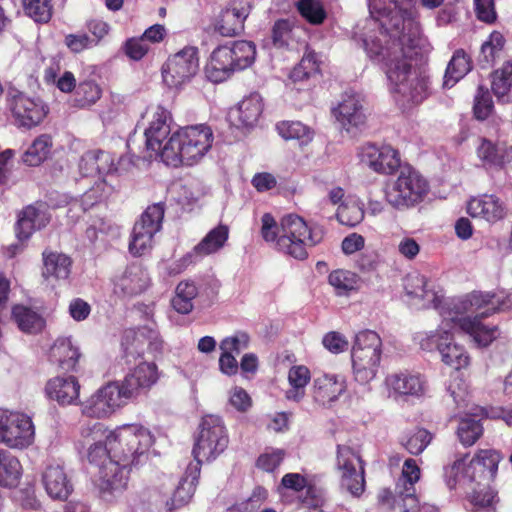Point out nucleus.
I'll list each match as a JSON object with an SVG mask.
<instances>
[{
  "label": "nucleus",
  "instance_id": "obj_1",
  "mask_svg": "<svg viewBox=\"0 0 512 512\" xmlns=\"http://www.w3.org/2000/svg\"><path fill=\"white\" fill-rule=\"evenodd\" d=\"M370 26H380L379 36L362 39L368 57L386 74L396 100L414 105L430 94V78L413 68L411 51L420 40L419 24L413 17L414 0H368Z\"/></svg>",
  "mask_w": 512,
  "mask_h": 512
},
{
  "label": "nucleus",
  "instance_id": "obj_2",
  "mask_svg": "<svg viewBox=\"0 0 512 512\" xmlns=\"http://www.w3.org/2000/svg\"><path fill=\"white\" fill-rule=\"evenodd\" d=\"M493 302L488 294L470 293L460 300L446 303L442 308V322L436 331L425 333L420 339L421 348L433 350L436 348L442 361L460 370L468 367L470 356L463 346L453 342L456 330L469 334L479 346L489 345L497 336L496 327L484 325L478 317L479 310L485 303Z\"/></svg>",
  "mask_w": 512,
  "mask_h": 512
},
{
  "label": "nucleus",
  "instance_id": "obj_3",
  "mask_svg": "<svg viewBox=\"0 0 512 512\" xmlns=\"http://www.w3.org/2000/svg\"><path fill=\"white\" fill-rule=\"evenodd\" d=\"M111 438L112 431L97 422L82 425L78 440V447L87 450L89 462L99 469L98 485L104 496L123 491L128 481V472L120 466L119 459L113 457Z\"/></svg>",
  "mask_w": 512,
  "mask_h": 512
},
{
  "label": "nucleus",
  "instance_id": "obj_4",
  "mask_svg": "<svg viewBox=\"0 0 512 512\" xmlns=\"http://www.w3.org/2000/svg\"><path fill=\"white\" fill-rule=\"evenodd\" d=\"M261 235L266 242H274L275 247L296 258L303 260L307 257V248L314 246L323 239V231L319 227H309L297 215H287L282 218L280 227L273 216L265 213L262 218Z\"/></svg>",
  "mask_w": 512,
  "mask_h": 512
},
{
  "label": "nucleus",
  "instance_id": "obj_5",
  "mask_svg": "<svg viewBox=\"0 0 512 512\" xmlns=\"http://www.w3.org/2000/svg\"><path fill=\"white\" fill-rule=\"evenodd\" d=\"M213 141V130L206 124L182 127L171 134L164 144L161 160L172 167L193 166L205 157Z\"/></svg>",
  "mask_w": 512,
  "mask_h": 512
},
{
  "label": "nucleus",
  "instance_id": "obj_6",
  "mask_svg": "<svg viewBox=\"0 0 512 512\" xmlns=\"http://www.w3.org/2000/svg\"><path fill=\"white\" fill-rule=\"evenodd\" d=\"M466 456L456 459L444 468V478L450 489L465 487L477 482L490 483L496 476L501 460L499 452L494 449L479 450L466 465Z\"/></svg>",
  "mask_w": 512,
  "mask_h": 512
},
{
  "label": "nucleus",
  "instance_id": "obj_7",
  "mask_svg": "<svg viewBox=\"0 0 512 512\" xmlns=\"http://www.w3.org/2000/svg\"><path fill=\"white\" fill-rule=\"evenodd\" d=\"M430 190L429 183L417 170L403 167L385 188L386 202L397 210L412 208L422 202Z\"/></svg>",
  "mask_w": 512,
  "mask_h": 512
},
{
  "label": "nucleus",
  "instance_id": "obj_8",
  "mask_svg": "<svg viewBox=\"0 0 512 512\" xmlns=\"http://www.w3.org/2000/svg\"><path fill=\"white\" fill-rule=\"evenodd\" d=\"M113 457L119 459L124 471L137 463L154 442L151 432L140 425H124L112 431L111 438Z\"/></svg>",
  "mask_w": 512,
  "mask_h": 512
},
{
  "label": "nucleus",
  "instance_id": "obj_9",
  "mask_svg": "<svg viewBox=\"0 0 512 512\" xmlns=\"http://www.w3.org/2000/svg\"><path fill=\"white\" fill-rule=\"evenodd\" d=\"M382 354V340L372 330L359 332L351 351L355 380L366 384L376 376Z\"/></svg>",
  "mask_w": 512,
  "mask_h": 512
},
{
  "label": "nucleus",
  "instance_id": "obj_10",
  "mask_svg": "<svg viewBox=\"0 0 512 512\" xmlns=\"http://www.w3.org/2000/svg\"><path fill=\"white\" fill-rule=\"evenodd\" d=\"M228 444L229 437L223 420L216 415L203 417L192 450L195 464L200 468L201 463L215 460Z\"/></svg>",
  "mask_w": 512,
  "mask_h": 512
},
{
  "label": "nucleus",
  "instance_id": "obj_11",
  "mask_svg": "<svg viewBox=\"0 0 512 512\" xmlns=\"http://www.w3.org/2000/svg\"><path fill=\"white\" fill-rule=\"evenodd\" d=\"M119 381L109 382L81 404L82 414L96 419L110 417L129 401Z\"/></svg>",
  "mask_w": 512,
  "mask_h": 512
},
{
  "label": "nucleus",
  "instance_id": "obj_12",
  "mask_svg": "<svg viewBox=\"0 0 512 512\" xmlns=\"http://www.w3.org/2000/svg\"><path fill=\"white\" fill-rule=\"evenodd\" d=\"M165 208L163 203L147 207L135 223L129 243V251L134 256H141L149 251L154 243V236L161 230Z\"/></svg>",
  "mask_w": 512,
  "mask_h": 512
},
{
  "label": "nucleus",
  "instance_id": "obj_13",
  "mask_svg": "<svg viewBox=\"0 0 512 512\" xmlns=\"http://www.w3.org/2000/svg\"><path fill=\"white\" fill-rule=\"evenodd\" d=\"M34 439L35 427L29 416L0 409V442L10 448L24 449Z\"/></svg>",
  "mask_w": 512,
  "mask_h": 512
},
{
  "label": "nucleus",
  "instance_id": "obj_14",
  "mask_svg": "<svg viewBox=\"0 0 512 512\" xmlns=\"http://www.w3.org/2000/svg\"><path fill=\"white\" fill-rule=\"evenodd\" d=\"M198 70V50L186 46L168 58L162 70L163 80L168 86L177 88L190 81Z\"/></svg>",
  "mask_w": 512,
  "mask_h": 512
},
{
  "label": "nucleus",
  "instance_id": "obj_15",
  "mask_svg": "<svg viewBox=\"0 0 512 512\" xmlns=\"http://www.w3.org/2000/svg\"><path fill=\"white\" fill-rule=\"evenodd\" d=\"M336 466L340 474L341 487L353 496L361 495L365 479L362 460L358 453L349 446L338 445Z\"/></svg>",
  "mask_w": 512,
  "mask_h": 512
},
{
  "label": "nucleus",
  "instance_id": "obj_16",
  "mask_svg": "<svg viewBox=\"0 0 512 512\" xmlns=\"http://www.w3.org/2000/svg\"><path fill=\"white\" fill-rule=\"evenodd\" d=\"M228 237V226L220 224L213 228L190 252L185 254L170 267V273L178 274L203 257L218 252L224 247Z\"/></svg>",
  "mask_w": 512,
  "mask_h": 512
},
{
  "label": "nucleus",
  "instance_id": "obj_17",
  "mask_svg": "<svg viewBox=\"0 0 512 512\" xmlns=\"http://www.w3.org/2000/svg\"><path fill=\"white\" fill-rule=\"evenodd\" d=\"M122 345L127 357H142L145 353L157 357L163 351V341L159 332L152 326L126 330Z\"/></svg>",
  "mask_w": 512,
  "mask_h": 512
},
{
  "label": "nucleus",
  "instance_id": "obj_18",
  "mask_svg": "<svg viewBox=\"0 0 512 512\" xmlns=\"http://www.w3.org/2000/svg\"><path fill=\"white\" fill-rule=\"evenodd\" d=\"M8 97L12 114L19 126L34 127L44 119L48 112L47 107L40 99L28 97L16 89L9 90Z\"/></svg>",
  "mask_w": 512,
  "mask_h": 512
},
{
  "label": "nucleus",
  "instance_id": "obj_19",
  "mask_svg": "<svg viewBox=\"0 0 512 512\" xmlns=\"http://www.w3.org/2000/svg\"><path fill=\"white\" fill-rule=\"evenodd\" d=\"M420 475L421 471L416 461L411 458L405 460L395 487L396 506L400 512H418L420 505L414 485L419 481Z\"/></svg>",
  "mask_w": 512,
  "mask_h": 512
},
{
  "label": "nucleus",
  "instance_id": "obj_20",
  "mask_svg": "<svg viewBox=\"0 0 512 512\" xmlns=\"http://www.w3.org/2000/svg\"><path fill=\"white\" fill-rule=\"evenodd\" d=\"M332 113L342 129L348 133L354 134L366 124L363 100L354 92H346Z\"/></svg>",
  "mask_w": 512,
  "mask_h": 512
},
{
  "label": "nucleus",
  "instance_id": "obj_21",
  "mask_svg": "<svg viewBox=\"0 0 512 512\" xmlns=\"http://www.w3.org/2000/svg\"><path fill=\"white\" fill-rule=\"evenodd\" d=\"M160 372L154 362L141 361L131 368L120 382L123 390L134 399L142 393H147L159 380Z\"/></svg>",
  "mask_w": 512,
  "mask_h": 512
},
{
  "label": "nucleus",
  "instance_id": "obj_22",
  "mask_svg": "<svg viewBox=\"0 0 512 512\" xmlns=\"http://www.w3.org/2000/svg\"><path fill=\"white\" fill-rule=\"evenodd\" d=\"M404 289L410 300L415 301V304L421 308H435L442 311L446 303L455 300L451 299L442 304V296L434 290L431 282L419 273H412L405 277ZM460 299L458 298L457 300ZM439 313L441 314V312Z\"/></svg>",
  "mask_w": 512,
  "mask_h": 512
},
{
  "label": "nucleus",
  "instance_id": "obj_23",
  "mask_svg": "<svg viewBox=\"0 0 512 512\" xmlns=\"http://www.w3.org/2000/svg\"><path fill=\"white\" fill-rule=\"evenodd\" d=\"M360 161L379 174H391L400 166L397 150L389 145L367 143L360 148Z\"/></svg>",
  "mask_w": 512,
  "mask_h": 512
},
{
  "label": "nucleus",
  "instance_id": "obj_24",
  "mask_svg": "<svg viewBox=\"0 0 512 512\" xmlns=\"http://www.w3.org/2000/svg\"><path fill=\"white\" fill-rule=\"evenodd\" d=\"M113 292L118 296H134L147 289L150 278L147 271L139 264H131L117 273L113 280Z\"/></svg>",
  "mask_w": 512,
  "mask_h": 512
},
{
  "label": "nucleus",
  "instance_id": "obj_25",
  "mask_svg": "<svg viewBox=\"0 0 512 512\" xmlns=\"http://www.w3.org/2000/svg\"><path fill=\"white\" fill-rule=\"evenodd\" d=\"M251 11L247 0H233L222 10L215 23V30L225 37H233L244 29V22Z\"/></svg>",
  "mask_w": 512,
  "mask_h": 512
},
{
  "label": "nucleus",
  "instance_id": "obj_26",
  "mask_svg": "<svg viewBox=\"0 0 512 512\" xmlns=\"http://www.w3.org/2000/svg\"><path fill=\"white\" fill-rule=\"evenodd\" d=\"M389 396L395 400L400 397H421L427 390V381L419 373L400 372L386 377Z\"/></svg>",
  "mask_w": 512,
  "mask_h": 512
},
{
  "label": "nucleus",
  "instance_id": "obj_27",
  "mask_svg": "<svg viewBox=\"0 0 512 512\" xmlns=\"http://www.w3.org/2000/svg\"><path fill=\"white\" fill-rule=\"evenodd\" d=\"M346 388L344 377L323 373L314 377L311 395L315 403L327 407L337 401Z\"/></svg>",
  "mask_w": 512,
  "mask_h": 512
},
{
  "label": "nucleus",
  "instance_id": "obj_28",
  "mask_svg": "<svg viewBox=\"0 0 512 512\" xmlns=\"http://www.w3.org/2000/svg\"><path fill=\"white\" fill-rule=\"evenodd\" d=\"M262 112L263 100L261 95L251 93L229 111L228 119L237 128H252L257 124Z\"/></svg>",
  "mask_w": 512,
  "mask_h": 512
},
{
  "label": "nucleus",
  "instance_id": "obj_29",
  "mask_svg": "<svg viewBox=\"0 0 512 512\" xmlns=\"http://www.w3.org/2000/svg\"><path fill=\"white\" fill-rule=\"evenodd\" d=\"M467 212L474 218L484 219L487 222H497L504 218L506 206L504 201L493 194H483L471 198L467 203Z\"/></svg>",
  "mask_w": 512,
  "mask_h": 512
},
{
  "label": "nucleus",
  "instance_id": "obj_30",
  "mask_svg": "<svg viewBox=\"0 0 512 512\" xmlns=\"http://www.w3.org/2000/svg\"><path fill=\"white\" fill-rule=\"evenodd\" d=\"M170 112L159 106L153 113L149 127L145 130L146 146L161 157V151L170 134Z\"/></svg>",
  "mask_w": 512,
  "mask_h": 512
},
{
  "label": "nucleus",
  "instance_id": "obj_31",
  "mask_svg": "<svg viewBox=\"0 0 512 512\" xmlns=\"http://www.w3.org/2000/svg\"><path fill=\"white\" fill-rule=\"evenodd\" d=\"M45 393L51 400L60 405L76 404L80 395V384L76 377H55L45 387Z\"/></svg>",
  "mask_w": 512,
  "mask_h": 512
},
{
  "label": "nucleus",
  "instance_id": "obj_32",
  "mask_svg": "<svg viewBox=\"0 0 512 512\" xmlns=\"http://www.w3.org/2000/svg\"><path fill=\"white\" fill-rule=\"evenodd\" d=\"M232 58L233 52L229 45H222L215 48L205 68L207 77L215 83L222 82L229 78L237 71Z\"/></svg>",
  "mask_w": 512,
  "mask_h": 512
},
{
  "label": "nucleus",
  "instance_id": "obj_33",
  "mask_svg": "<svg viewBox=\"0 0 512 512\" xmlns=\"http://www.w3.org/2000/svg\"><path fill=\"white\" fill-rule=\"evenodd\" d=\"M200 468L198 464L188 466L185 477L180 481L172 496L165 501L164 507L168 512H174L187 505L191 500L198 483Z\"/></svg>",
  "mask_w": 512,
  "mask_h": 512
},
{
  "label": "nucleus",
  "instance_id": "obj_34",
  "mask_svg": "<svg viewBox=\"0 0 512 512\" xmlns=\"http://www.w3.org/2000/svg\"><path fill=\"white\" fill-rule=\"evenodd\" d=\"M42 479L47 494L53 499L66 500L72 492V484L60 465H49Z\"/></svg>",
  "mask_w": 512,
  "mask_h": 512
},
{
  "label": "nucleus",
  "instance_id": "obj_35",
  "mask_svg": "<svg viewBox=\"0 0 512 512\" xmlns=\"http://www.w3.org/2000/svg\"><path fill=\"white\" fill-rule=\"evenodd\" d=\"M476 153L485 168H502L512 163V146L506 150L485 138L480 139Z\"/></svg>",
  "mask_w": 512,
  "mask_h": 512
},
{
  "label": "nucleus",
  "instance_id": "obj_36",
  "mask_svg": "<svg viewBox=\"0 0 512 512\" xmlns=\"http://www.w3.org/2000/svg\"><path fill=\"white\" fill-rule=\"evenodd\" d=\"M50 221V216L43 209L27 206L20 214L16 226L18 240H27L34 231L42 229Z\"/></svg>",
  "mask_w": 512,
  "mask_h": 512
},
{
  "label": "nucleus",
  "instance_id": "obj_37",
  "mask_svg": "<svg viewBox=\"0 0 512 512\" xmlns=\"http://www.w3.org/2000/svg\"><path fill=\"white\" fill-rule=\"evenodd\" d=\"M51 355L63 370L73 371L81 353L71 337H63L55 341L51 348Z\"/></svg>",
  "mask_w": 512,
  "mask_h": 512
},
{
  "label": "nucleus",
  "instance_id": "obj_38",
  "mask_svg": "<svg viewBox=\"0 0 512 512\" xmlns=\"http://www.w3.org/2000/svg\"><path fill=\"white\" fill-rule=\"evenodd\" d=\"M311 380L310 370L304 365L292 366L288 371L289 389L285 392L288 401L299 403L306 395V386Z\"/></svg>",
  "mask_w": 512,
  "mask_h": 512
},
{
  "label": "nucleus",
  "instance_id": "obj_39",
  "mask_svg": "<svg viewBox=\"0 0 512 512\" xmlns=\"http://www.w3.org/2000/svg\"><path fill=\"white\" fill-rule=\"evenodd\" d=\"M471 59L464 50H456L448 62L444 77L443 87L452 88L471 70Z\"/></svg>",
  "mask_w": 512,
  "mask_h": 512
},
{
  "label": "nucleus",
  "instance_id": "obj_40",
  "mask_svg": "<svg viewBox=\"0 0 512 512\" xmlns=\"http://www.w3.org/2000/svg\"><path fill=\"white\" fill-rule=\"evenodd\" d=\"M43 262L44 277H52L58 280H65L69 277L72 261L67 255L63 253L44 251Z\"/></svg>",
  "mask_w": 512,
  "mask_h": 512
},
{
  "label": "nucleus",
  "instance_id": "obj_41",
  "mask_svg": "<svg viewBox=\"0 0 512 512\" xmlns=\"http://www.w3.org/2000/svg\"><path fill=\"white\" fill-rule=\"evenodd\" d=\"M21 474L22 467L17 457L7 450H0V486H17Z\"/></svg>",
  "mask_w": 512,
  "mask_h": 512
},
{
  "label": "nucleus",
  "instance_id": "obj_42",
  "mask_svg": "<svg viewBox=\"0 0 512 512\" xmlns=\"http://www.w3.org/2000/svg\"><path fill=\"white\" fill-rule=\"evenodd\" d=\"M328 282L334 288L336 295L349 296L360 288L361 279L352 271L337 269L329 274Z\"/></svg>",
  "mask_w": 512,
  "mask_h": 512
},
{
  "label": "nucleus",
  "instance_id": "obj_43",
  "mask_svg": "<svg viewBox=\"0 0 512 512\" xmlns=\"http://www.w3.org/2000/svg\"><path fill=\"white\" fill-rule=\"evenodd\" d=\"M276 130L282 138L297 140L301 145L309 144L314 138L313 129L300 121H281Z\"/></svg>",
  "mask_w": 512,
  "mask_h": 512
},
{
  "label": "nucleus",
  "instance_id": "obj_44",
  "mask_svg": "<svg viewBox=\"0 0 512 512\" xmlns=\"http://www.w3.org/2000/svg\"><path fill=\"white\" fill-rule=\"evenodd\" d=\"M198 295V288L193 281H181L172 299L173 308L180 314H188L193 310V301Z\"/></svg>",
  "mask_w": 512,
  "mask_h": 512
},
{
  "label": "nucleus",
  "instance_id": "obj_45",
  "mask_svg": "<svg viewBox=\"0 0 512 512\" xmlns=\"http://www.w3.org/2000/svg\"><path fill=\"white\" fill-rule=\"evenodd\" d=\"M12 315L19 329L25 333H37L44 326L41 315L29 307L17 305L13 308Z\"/></svg>",
  "mask_w": 512,
  "mask_h": 512
},
{
  "label": "nucleus",
  "instance_id": "obj_46",
  "mask_svg": "<svg viewBox=\"0 0 512 512\" xmlns=\"http://www.w3.org/2000/svg\"><path fill=\"white\" fill-rule=\"evenodd\" d=\"M51 148V137L46 134L40 135L24 152L22 160L28 166H38L48 158Z\"/></svg>",
  "mask_w": 512,
  "mask_h": 512
},
{
  "label": "nucleus",
  "instance_id": "obj_47",
  "mask_svg": "<svg viewBox=\"0 0 512 512\" xmlns=\"http://www.w3.org/2000/svg\"><path fill=\"white\" fill-rule=\"evenodd\" d=\"M102 96V89L95 81L87 80L79 83L75 90L73 105L85 109L93 106Z\"/></svg>",
  "mask_w": 512,
  "mask_h": 512
},
{
  "label": "nucleus",
  "instance_id": "obj_48",
  "mask_svg": "<svg viewBox=\"0 0 512 512\" xmlns=\"http://www.w3.org/2000/svg\"><path fill=\"white\" fill-rule=\"evenodd\" d=\"M512 90V62H507L492 74V91L502 101H508Z\"/></svg>",
  "mask_w": 512,
  "mask_h": 512
},
{
  "label": "nucleus",
  "instance_id": "obj_49",
  "mask_svg": "<svg viewBox=\"0 0 512 512\" xmlns=\"http://www.w3.org/2000/svg\"><path fill=\"white\" fill-rule=\"evenodd\" d=\"M233 52V62L236 70H243L251 66L255 60L256 47L250 41H236L230 46Z\"/></svg>",
  "mask_w": 512,
  "mask_h": 512
},
{
  "label": "nucleus",
  "instance_id": "obj_50",
  "mask_svg": "<svg viewBox=\"0 0 512 512\" xmlns=\"http://www.w3.org/2000/svg\"><path fill=\"white\" fill-rule=\"evenodd\" d=\"M483 426L480 420L465 416L459 422L457 435L464 446H472L482 435Z\"/></svg>",
  "mask_w": 512,
  "mask_h": 512
},
{
  "label": "nucleus",
  "instance_id": "obj_51",
  "mask_svg": "<svg viewBox=\"0 0 512 512\" xmlns=\"http://www.w3.org/2000/svg\"><path fill=\"white\" fill-rule=\"evenodd\" d=\"M336 216L341 224L356 226L364 218L363 206L357 200H346L339 205Z\"/></svg>",
  "mask_w": 512,
  "mask_h": 512
},
{
  "label": "nucleus",
  "instance_id": "obj_52",
  "mask_svg": "<svg viewBox=\"0 0 512 512\" xmlns=\"http://www.w3.org/2000/svg\"><path fill=\"white\" fill-rule=\"evenodd\" d=\"M112 187L105 180H98L81 197V206L84 211L104 202L112 193Z\"/></svg>",
  "mask_w": 512,
  "mask_h": 512
},
{
  "label": "nucleus",
  "instance_id": "obj_53",
  "mask_svg": "<svg viewBox=\"0 0 512 512\" xmlns=\"http://www.w3.org/2000/svg\"><path fill=\"white\" fill-rule=\"evenodd\" d=\"M25 15L37 23H47L52 17V0H20Z\"/></svg>",
  "mask_w": 512,
  "mask_h": 512
},
{
  "label": "nucleus",
  "instance_id": "obj_54",
  "mask_svg": "<svg viewBox=\"0 0 512 512\" xmlns=\"http://www.w3.org/2000/svg\"><path fill=\"white\" fill-rule=\"evenodd\" d=\"M433 436L424 428H415L408 432L402 444L413 455L421 454L430 444Z\"/></svg>",
  "mask_w": 512,
  "mask_h": 512
},
{
  "label": "nucleus",
  "instance_id": "obj_55",
  "mask_svg": "<svg viewBox=\"0 0 512 512\" xmlns=\"http://www.w3.org/2000/svg\"><path fill=\"white\" fill-rule=\"evenodd\" d=\"M297 9L309 23L318 25L326 18V12L319 0H299Z\"/></svg>",
  "mask_w": 512,
  "mask_h": 512
},
{
  "label": "nucleus",
  "instance_id": "obj_56",
  "mask_svg": "<svg viewBox=\"0 0 512 512\" xmlns=\"http://www.w3.org/2000/svg\"><path fill=\"white\" fill-rule=\"evenodd\" d=\"M465 486L464 488H466ZM472 492L469 496L471 504L478 508H486L493 505L496 494L489 487V483L482 482L480 485L477 482L469 485Z\"/></svg>",
  "mask_w": 512,
  "mask_h": 512
},
{
  "label": "nucleus",
  "instance_id": "obj_57",
  "mask_svg": "<svg viewBox=\"0 0 512 512\" xmlns=\"http://www.w3.org/2000/svg\"><path fill=\"white\" fill-rule=\"evenodd\" d=\"M504 44L505 39L503 35L498 31L492 32L489 38L481 46V56L483 61L487 64H491L502 51Z\"/></svg>",
  "mask_w": 512,
  "mask_h": 512
},
{
  "label": "nucleus",
  "instance_id": "obj_58",
  "mask_svg": "<svg viewBox=\"0 0 512 512\" xmlns=\"http://www.w3.org/2000/svg\"><path fill=\"white\" fill-rule=\"evenodd\" d=\"M250 338L244 332H237L232 336L224 338L220 343V350L230 353L239 354L241 351L248 348Z\"/></svg>",
  "mask_w": 512,
  "mask_h": 512
},
{
  "label": "nucleus",
  "instance_id": "obj_59",
  "mask_svg": "<svg viewBox=\"0 0 512 512\" xmlns=\"http://www.w3.org/2000/svg\"><path fill=\"white\" fill-rule=\"evenodd\" d=\"M285 457V451L282 449H269L262 453L256 462L258 468L266 471L273 472L279 467Z\"/></svg>",
  "mask_w": 512,
  "mask_h": 512
},
{
  "label": "nucleus",
  "instance_id": "obj_60",
  "mask_svg": "<svg viewBox=\"0 0 512 512\" xmlns=\"http://www.w3.org/2000/svg\"><path fill=\"white\" fill-rule=\"evenodd\" d=\"M267 497L268 491L265 488L258 486L253 490L251 496L245 503L229 508L228 512H254L261 506Z\"/></svg>",
  "mask_w": 512,
  "mask_h": 512
},
{
  "label": "nucleus",
  "instance_id": "obj_61",
  "mask_svg": "<svg viewBox=\"0 0 512 512\" xmlns=\"http://www.w3.org/2000/svg\"><path fill=\"white\" fill-rule=\"evenodd\" d=\"M64 43L72 53H81L96 47V40L90 39V36L83 32L66 35Z\"/></svg>",
  "mask_w": 512,
  "mask_h": 512
},
{
  "label": "nucleus",
  "instance_id": "obj_62",
  "mask_svg": "<svg viewBox=\"0 0 512 512\" xmlns=\"http://www.w3.org/2000/svg\"><path fill=\"white\" fill-rule=\"evenodd\" d=\"M492 107L493 103L489 91L484 89L482 86H479L475 96V117L480 120L486 119L490 115Z\"/></svg>",
  "mask_w": 512,
  "mask_h": 512
},
{
  "label": "nucleus",
  "instance_id": "obj_63",
  "mask_svg": "<svg viewBox=\"0 0 512 512\" xmlns=\"http://www.w3.org/2000/svg\"><path fill=\"white\" fill-rule=\"evenodd\" d=\"M473 293H477V292L474 291ZM480 293L488 294L493 299V302L485 303L482 306V308H486V309L482 312L479 311V315L481 317H486L497 310H502V309L509 308L510 306H512V292L509 293L507 296H504L503 293H501V294H494V293L491 294L489 292H480Z\"/></svg>",
  "mask_w": 512,
  "mask_h": 512
},
{
  "label": "nucleus",
  "instance_id": "obj_64",
  "mask_svg": "<svg viewBox=\"0 0 512 512\" xmlns=\"http://www.w3.org/2000/svg\"><path fill=\"white\" fill-rule=\"evenodd\" d=\"M323 346L331 353L339 354L349 347L347 339L339 332H328L322 339Z\"/></svg>",
  "mask_w": 512,
  "mask_h": 512
}]
</instances>
